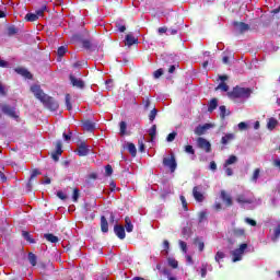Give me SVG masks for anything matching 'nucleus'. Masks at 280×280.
<instances>
[{
  "label": "nucleus",
  "mask_w": 280,
  "mask_h": 280,
  "mask_svg": "<svg viewBox=\"0 0 280 280\" xmlns=\"http://www.w3.org/2000/svg\"><path fill=\"white\" fill-rule=\"evenodd\" d=\"M31 91L35 95V97L39 100V102H42V104H44L46 108H48V110L56 112L58 108H60V105L56 102V100H54V97L43 92L40 85L31 86Z\"/></svg>",
  "instance_id": "nucleus-1"
},
{
  "label": "nucleus",
  "mask_w": 280,
  "mask_h": 280,
  "mask_svg": "<svg viewBox=\"0 0 280 280\" xmlns=\"http://www.w3.org/2000/svg\"><path fill=\"white\" fill-rule=\"evenodd\" d=\"M253 94V89L250 88H241L236 85L232 91L228 92V97L230 100H248Z\"/></svg>",
  "instance_id": "nucleus-2"
},
{
  "label": "nucleus",
  "mask_w": 280,
  "mask_h": 280,
  "mask_svg": "<svg viewBox=\"0 0 280 280\" xmlns=\"http://www.w3.org/2000/svg\"><path fill=\"white\" fill-rule=\"evenodd\" d=\"M163 165L164 167H168L172 174H174V172H176V167H178V164L176 163V156L172 154L170 158H164Z\"/></svg>",
  "instance_id": "nucleus-3"
},
{
  "label": "nucleus",
  "mask_w": 280,
  "mask_h": 280,
  "mask_svg": "<svg viewBox=\"0 0 280 280\" xmlns=\"http://www.w3.org/2000/svg\"><path fill=\"white\" fill-rule=\"evenodd\" d=\"M197 148L209 154V152H211V142H209V140L206 138L199 137L197 138Z\"/></svg>",
  "instance_id": "nucleus-4"
},
{
  "label": "nucleus",
  "mask_w": 280,
  "mask_h": 280,
  "mask_svg": "<svg viewBox=\"0 0 280 280\" xmlns=\"http://www.w3.org/2000/svg\"><path fill=\"white\" fill-rule=\"evenodd\" d=\"M0 108L4 115L11 117L12 119H19V115H16V109L8 104L0 105Z\"/></svg>",
  "instance_id": "nucleus-5"
},
{
  "label": "nucleus",
  "mask_w": 280,
  "mask_h": 280,
  "mask_svg": "<svg viewBox=\"0 0 280 280\" xmlns=\"http://www.w3.org/2000/svg\"><path fill=\"white\" fill-rule=\"evenodd\" d=\"M83 49L88 51H97L100 49V43L91 39H83L82 40Z\"/></svg>",
  "instance_id": "nucleus-6"
},
{
  "label": "nucleus",
  "mask_w": 280,
  "mask_h": 280,
  "mask_svg": "<svg viewBox=\"0 0 280 280\" xmlns=\"http://www.w3.org/2000/svg\"><path fill=\"white\" fill-rule=\"evenodd\" d=\"M56 150L51 153V159L55 162L60 161V156H62V141H57L55 143Z\"/></svg>",
  "instance_id": "nucleus-7"
},
{
  "label": "nucleus",
  "mask_w": 280,
  "mask_h": 280,
  "mask_svg": "<svg viewBox=\"0 0 280 280\" xmlns=\"http://www.w3.org/2000/svg\"><path fill=\"white\" fill-rule=\"evenodd\" d=\"M69 80H70L71 85L74 89H84V86H86L84 81L82 79L75 78V75H73V73H70Z\"/></svg>",
  "instance_id": "nucleus-8"
},
{
  "label": "nucleus",
  "mask_w": 280,
  "mask_h": 280,
  "mask_svg": "<svg viewBox=\"0 0 280 280\" xmlns=\"http://www.w3.org/2000/svg\"><path fill=\"white\" fill-rule=\"evenodd\" d=\"M91 149L86 145V142H81L78 144L77 154L78 156H89Z\"/></svg>",
  "instance_id": "nucleus-9"
},
{
  "label": "nucleus",
  "mask_w": 280,
  "mask_h": 280,
  "mask_svg": "<svg viewBox=\"0 0 280 280\" xmlns=\"http://www.w3.org/2000/svg\"><path fill=\"white\" fill-rule=\"evenodd\" d=\"M201 191L202 186H195L192 188V196L197 202H205V195Z\"/></svg>",
  "instance_id": "nucleus-10"
},
{
  "label": "nucleus",
  "mask_w": 280,
  "mask_h": 280,
  "mask_svg": "<svg viewBox=\"0 0 280 280\" xmlns=\"http://www.w3.org/2000/svg\"><path fill=\"white\" fill-rule=\"evenodd\" d=\"M210 128H213V125L209 122L205 125H199L195 128V135H197V137H202V135H205L207 130H210Z\"/></svg>",
  "instance_id": "nucleus-11"
},
{
  "label": "nucleus",
  "mask_w": 280,
  "mask_h": 280,
  "mask_svg": "<svg viewBox=\"0 0 280 280\" xmlns=\"http://www.w3.org/2000/svg\"><path fill=\"white\" fill-rule=\"evenodd\" d=\"M220 198L225 207H233V197H231L226 190H221Z\"/></svg>",
  "instance_id": "nucleus-12"
},
{
  "label": "nucleus",
  "mask_w": 280,
  "mask_h": 280,
  "mask_svg": "<svg viewBox=\"0 0 280 280\" xmlns=\"http://www.w3.org/2000/svg\"><path fill=\"white\" fill-rule=\"evenodd\" d=\"M114 233L118 240H126V228L124 225H114Z\"/></svg>",
  "instance_id": "nucleus-13"
},
{
  "label": "nucleus",
  "mask_w": 280,
  "mask_h": 280,
  "mask_svg": "<svg viewBox=\"0 0 280 280\" xmlns=\"http://www.w3.org/2000/svg\"><path fill=\"white\" fill-rule=\"evenodd\" d=\"M233 26L240 34H244L245 32H248V30H250V25L244 22H233Z\"/></svg>",
  "instance_id": "nucleus-14"
},
{
  "label": "nucleus",
  "mask_w": 280,
  "mask_h": 280,
  "mask_svg": "<svg viewBox=\"0 0 280 280\" xmlns=\"http://www.w3.org/2000/svg\"><path fill=\"white\" fill-rule=\"evenodd\" d=\"M236 202L238 205H253L255 202V199L246 197V195L241 194L236 196Z\"/></svg>",
  "instance_id": "nucleus-15"
},
{
  "label": "nucleus",
  "mask_w": 280,
  "mask_h": 280,
  "mask_svg": "<svg viewBox=\"0 0 280 280\" xmlns=\"http://www.w3.org/2000/svg\"><path fill=\"white\" fill-rule=\"evenodd\" d=\"M231 141H235V133H225L221 138V145H223L222 150H224V148H226V145H229V143H231Z\"/></svg>",
  "instance_id": "nucleus-16"
},
{
  "label": "nucleus",
  "mask_w": 280,
  "mask_h": 280,
  "mask_svg": "<svg viewBox=\"0 0 280 280\" xmlns=\"http://www.w3.org/2000/svg\"><path fill=\"white\" fill-rule=\"evenodd\" d=\"M125 40L128 47H132V45H137V43H139V38L135 37L132 34H127Z\"/></svg>",
  "instance_id": "nucleus-17"
},
{
  "label": "nucleus",
  "mask_w": 280,
  "mask_h": 280,
  "mask_svg": "<svg viewBox=\"0 0 280 280\" xmlns=\"http://www.w3.org/2000/svg\"><path fill=\"white\" fill-rule=\"evenodd\" d=\"M16 73H20V75H23V78H26L27 80H32L34 78L31 74V72L27 69H24V68H18Z\"/></svg>",
  "instance_id": "nucleus-18"
},
{
  "label": "nucleus",
  "mask_w": 280,
  "mask_h": 280,
  "mask_svg": "<svg viewBox=\"0 0 280 280\" xmlns=\"http://www.w3.org/2000/svg\"><path fill=\"white\" fill-rule=\"evenodd\" d=\"M125 229L127 233H132V231H135V225H132V221L130 220V217L125 218Z\"/></svg>",
  "instance_id": "nucleus-19"
},
{
  "label": "nucleus",
  "mask_w": 280,
  "mask_h": 280,
  "mask_svg": "<svg viewBox=\"0 0 280 280\" xmlns=\"http://www.w3.org/2000/svg\"><path fill=\"white\" fill-rule=\"evenodd\" d=\"M101 231L102 233H108V220H106V217H101Z\"/></svg>",
  "instance_id": "nucleus-20"
},
{
  "label": "nucleus",
  "mask_w": 280,
  "mask_h": 280,
  "mask_svg": "<svg viewBox=\"0 0 280 280\" xmlns=\"http://www.w3.org/2000/svg\"><path fill=\"white\" fill-rule=\"evenodd\" d=\"M83 128L84 130H86L88 132H93V130H95V122L91 121V120H85L83 122Z\"/></svg>",
  "instance_id": "nucleus-21"
},
{
  "label": "nucleus",
  "mask_w": 280,
  "mask_h": 280,
  "mask_svg": "<svg viewBox=\"0 0 280 280\" xmlns=\"http://www.w3.org/2000/svg\"><path fill=\"white\" fill-rule=\"evenodd\" d=\"M234 237H246V230L235 228L232 230Z\"/></svg>",
  "instance_id": "nucleus-22"
},
{
  "label": "nucleus",
  "mask_w": 280,
  "mask_h": 280,
  "mask_svg": "<svg viewBox=\"0 0 280 280\" xmlns=\"http://www.w3.org/2000/svg\"><path fill=\"white\" fill-rule=\"evenodd\" d=\"M45 240L47 242H50V244H58V236L54 235L52 233L44 234Z\"/></svg>",
  "instance_id": "nucleus-23"
},
{
  "label": "nucleus",
  "mask_w": 280,
  "mask_h": 280,
  "mask_svg": "<svg viewBox=\"0 0 280 280\" xmlns=\"http://www.w3.org/2000/svg\"><path fill=\"white\" fill-rule=\"evenodd\" d=\"M191 228H189V226H185V228H183V230H182V237L184 238V240H189L190 237H191Z\"/></svg>",
  "instance_id": "nucleus-24"
},
{
  "label": "nucleus",
  "mask_w": 280,
  "mask_h": 280,
  "mask_svg": "<svg viewBox=\"0 0 280 280\" xmlns=\"http://www.w3.org/2000/svg\"><path fill=\"white\" fill-rule=\"evenodd\" d=\"M218 108V98H212L208 104V113H213Z\"/></svg>",
  "instance_id": "nucleus-25"
},
{
  "label": "nucleus",
  "mask_w": 280,
  "mask_h": 280,
  "mask_svg": "<svg viewBox=\"0 0 280 280\" xmlns=\"http://www.w3.org/2000/svg\"><path fill=\"white\" fill-rule=\"evenodd\" d=\"M22 236L25 241L28 242V244H36V241H34V237H32V234L27 231H22Z\"/></svg>",
  "instance_id": "nucleus-26"
},
{
  "label": "nucleus",
  "mask_w": 280,
  "mask_h": 280,
  "mask_svg": "<svg viewBox=\"0 0 280 280\" xmlns=\"http://www.w3.org/2000/svg\"><path fill=\"white\" fill-rule=\"evenodd\" d=\"M127 150L131 156H137V147L132 142L127 143Z\"/></svg>",
  "instance_id": "nucleus-27"
},
{
  "label": "nucleus",
  "mask_w": 280,
  "mask_h": 280,
  "mask_svg": "<svg viewBox=\"0 0 280 280\" xmlns=\"http://www.w3.org/2000/svg\"><path fill=\"white\" fill-rule=\"evenodd\" d=\"M279 124V121L275 118H269L268 122H267V128L268 130H275L277 128V125Z\"/></svg>",
  "instance_id": "nucleus-28"
},
{
  "label": "nucleus",
  "mask_w": 280,
  "mask_h": 280,
  "mask_svg": "<svg viewBox=\"0 0 280 280\" xmlns=\"http://www.w3.org/2000/svg\"><path fill=\"white\" fill-rule=\"evenodd\" d=\"M38 15L36 13H27L25 15V21H28L30 23H34V21H38Z\"/></svg>",
  "instance_id": "nucleus-29"
},
{
  "label": "nucleus",
  "mask_w": 280,
  "mask_h": 280,
  "mask_svg": "<svg viewBox=\"0 0 280 280\" xmlns=\"http://www.w3.org/2000/svg\"><path fill=\"white\" fill-rule=\"evenodd\" d=\"M45 12H47V4H43L39 9H37L35 14L40 19V16H45Z\"/></svg>",
  "instance_id": "nucleus-30"
},
{
  "label": "nucleus",
  "mask_w": 280,
  "mask_h": 280,
  "mask_svg": "<svg viewBox=\"0 0 280 280\" xmlns=\"http://www.w3.org/2000/svg\"><path fill=\"white\" fill-rule=\"evenodd\" d=\"M232 261L235 264L237 261H242V254L237 253L235 249L232 250Z\"/></svg>",
  "instance_id": "nucleus-31"
},
{
  "label": "nucleus",
  "mask_w": 280,
  "mask_h": 280,
  "mask_svg": "<svg viewBox=\"0 0 280 280\" xmlns=\"http://www.w3.org/2000/svg\"><path fill=\"white\" fill-rule=\"evenodd\" d=\"M194 244H195V246H198L200 253H202V250H205V242L200 241L199 237H196L194 240Z\"/></svg>",
  "instance_id": "nucleus-32"
},
{
  "label": "nucleus",
  "mask_w": 280,
  "mask_h": 280,
  "mask_svg": "<svg viewBox=\"0 0 280 280\" xmlns=\"http://www.w3.org/2000/svg\"><path fill=\"white\" fill-rule=\"evenodd\" d=\"M97 180V173H91L88 175L86 179H85V183L88 185H91V183Z\"/></svg>",
  "instance_id": "nucleus-33"
},
{
  "label": "nucleus",
  "mask_w": 280,
  "mask_h": 280,
  "mask_svg": "<svg viewBox=\"0 0 280 280\" xmlns=\"http://www.w3.org/2000/svg\"><path fill=\"white\" fill-rule=\"evenodd\" d=\"M28 261H30L31 266H36V264L38 261V257H36V255L34 253H28Z\"/></svg>",
  "instance_id": "nucleus-34"
},
{
  "label": "nucleus",
  "mask_w": 280,
  "mask_h": 280,
  "mask_svg": "<svg viewBox=\"0 0 280 280\" xmlns=\"http://www.w3.org/2000/svg\"><path fill=\"white\" fill-rule=\"evenodd\" d=\"M119 128H120V136L125 137V135H127L126 130L128 128V124H126V121H120Z\"/></svg>",
  "instance_id": "nucleus-35"
},
{
  "label": "nucleus",
  "mask_w": 280,
  "mask_h": 280,
  "mask_svg": "<svg viewBox=\"0 0 280 280\" xmlns=\"http://www.w3.org/2000/svg\"><path fill=\"white\" fill-rule=\"evenodd\" d=\"M8 36H14L15 34H19V28L14 25H11L7 30Z\"/></svg>",
  "instance_id": "nucleus-36"
},
{
  "label": "nucleus",
  "mask_w": 280,
  "mask_h": 280,
  "mask_svg": "<svg viewBox=\"0 0 280 280\" xmlns=\"http://www.w3.org/2000/svg\"><path fill=\"white\" fill-rule=\"evenodd\" d=\"M236 161H237V156L230 155V158L224 163V167H229V165H233Z\"/></svg>",
  "instance_id": "nucleus-37"
},
{
  "label": "nucleus",
  "mask_w": 280,
  "mask_h": 280,
  "mask_svg": "<svg viewBox=\"0 0 280 280\" xmlns=\"http://www.w3.org/2000/svg\"><path fill=\"white\" fill-rule=\"evenodd\" d=\"M219 109H220V117H221V119H224L226 117V115H231V112L226 113V106H224V105H221L219 107Z\"/></svg>",
  "instance_id": "nucleus-38"
},
{
  "label": "nucleus",
  "mask_w": 280,
  "mask_h": 280,
  "mask_svg": "<svg viewBox=\"0 0 280 280\" xmlns=\"http://www.w3.org/2000/svg\"><path fill=\"white\" fill-rule=\"evenodd\" d=\"M246 248H248V244L243 243V244L240 245V248H236V249H234V250H235L237 254H240L241 256H243L244 253H245V250H246Z\"/></svg>",
  "instance_id": "nucleus-39"
},
{
  "label": "nucleus",
  "mask_w": 280,
  "mask_h": 280,
  "mask_svg": "<svg viewBox=\"0 0 280 280\" xmlns=\"http://www.w3.org/2000/svg\"><path fill=\"white\" fill-rule=\"evenodd\" d=\"M149 136L151 137V141H154L156 137V125H152V127L149 129Z\"/></svg>",
  "instance_id": "nucleus-40"
},
{
  "label": "nucleus",
  "mask_w": 280,
  "mask_h": 280,
  "mask_svg": "<svg viewBox=\"0 0 280 280\" xmlns=\"http://www.w3.org/2000/svg\"><path fill=\"white\" fill-rule=\"evenodd\" d=\"M223 91L224 93L229 92V85L225 82H221L215 91L218 90Z\"/></svg>",
  "instance_id": "nucleus-41"
},
{
  "label": "nucleus",
  "mask_w": 280,
  "mask_h": 280,
  "mask_svg": "<svg viewBox=\"0 0 280 280\" xmlns=\"http://www.w3.org/2000/svg\"><path fill=\"white\" fill-rule=\"evenodd\" d=\"M66 106L67 110H73V105H71V95H66Z\"/></svg>",
  "instance_id": "nucleus-42"
},
{
  "label": "nucleus",
  "mask_w": 280,
  "mask_h": 280,
  "mask_svg": "<svg viewBox=\"0 0 280 280\" xmlns=\"http://www.w3.org/2000/svg\"><path fill=\"white\" fill-rule=\"evenodd\" d=\"M68 49H67V46H60L58 49H57V55L62 58V56H65V54H67Z\"/></svg>",
  "instance_id": "nucleus-43"
},
{
  "label": "nucleus",
  "mask_w": 280,
  "mask_h": 280,
  "mask_svg": "<svg viewBox=\"0 0 280 280\" xmlns=\"http://www.w3.org/2000/svg\"><path fill=\"white\" fill-rule=\"evenodd\" d=\"M224 257H226V255L223 252H217L214 259H215L217 264H220V260L224 259Z\"/></svg>",
  "instance_id": "nucleus-44"
},
{
  "label": "nucleus",
  "mask_w": 280,
  "mask_h": 280,
  "mask_svg": "<svg viewBox=\"0 0 280 280\" xmlns=\"http://www.w3.org/2000/svg\"><path fill=\"white\" fill-rule=\"evenodd\" d=\"M79 198H80V189L74 188V189H73V194H72V200H73V202H78Z\"/></svg>",
  "instance_id": "nucleus-45"
},
{
  "label": "nucleus",
  "mask_w": 280,
  "mask_h": 280,
  "mask_svg": "<svg viewBox=\"0 0 280 280\" xmlns=\"http://www.w3.org/2000/svg\"><path fill=\"white\" fill-rule=\"evenodd\" d=\"M159 110L156 108H153L150 114H149V120L150 121H154V119H156V115H158Z\"/></svg>",
  "instance_id": "nucleus-46"
},
{
  "label": "nucleus",
  "mask_w": 280,
  "mask_h": 280,
  "mask_svg": "<svg viewBox=\"0 0 280 280\" xmlns=\"http://www.w3.org/2000/svg\"><path fill=\"white\" fill-rule=\"evenodd\" d=\"M259 174H261V170L256 168V170L254 171V173H253V176H252V180H253L254 183H257V179L259 178Z\"/></svg>",
  "instance_id": "nucleus-47"
},
{
  "label": "nucleus",
  "mask_w": 280,
  "mask_h": 280,
  "mask_svg": "<svg viewBox=\"0 0 280 280\" xmlns=\"http://www.w3.org/2000/svg\"><path fill=\"white\" fill-rule=\"evenodd\" d=\"M178 133L176 132V131H173V132H171V133H168V136L166 137V141L168 142V143H172V141H174V139H176V136H177Z\"/></svg>",
  "instance_id": "nucleus-48"
},
{
  "label": "nucleus",
  "mask_w": 280,
  "mask_h": 280,
  "mask_svg": "<svg viewBox=\"0 0 280 280\" xmlns=\"http://www.w3.org/2000/svg\"><path fill=\"white\" fill-rule=\"evenodd\" d=\"M168 266H171V268H178V260L174 259V258H168Z\"/></svg>",
  "instance_id": "nucleus-49"
},
{
  "label": "nucleus",
  "mask_w": 280,
  "mask_h": 280,
  "mask_svg": "<svg viewBox=\"0 0 280 280\" xmlns=\"http://www.w3.org/2000/svg\"><path fill=\"white\" fill-rule=\"evenodd\" d=\"M163 73H164L163 69L160 68V69H158V70H155V71L153 72V78H154L155 80H159V78H161V75H163Z\"/></svg>",
  "instance_id": "nucleus-50"
},
{
  "label": "nucleus",
  "mask_w": 280,
  "mask_h": 280,
  "mask_svg": "<svg viewBox=\"0 0 280 280\" xmlns=\"http://www.w3.org/2000/svg\"><path fill=\"white\" fill-rule=\"evenodd\" d=\"M186 154H196V150H194V147L191 144H187L185 147Z\"/></svg>",
  "instance_id": "nucleus-51"
},
{
  "label": "nucleus",
  "mask_w": 280,
  "mask_h": 280,
  "mask_svg": "<svg viewBox=\"0 0 280 280\" xmlns=\"http://www.w3.org/2000/svg\"><path fill=\"white\" fill-rule=\"evenodd\" d=\"M179 200H180V202H182V205H183V209L185 210V211H189V208H187V199L185 198V196H180L179 197Z\"/></svg>",
  "instance_id": "nucleus-52"
},
{
  "label": "nucleus",
  "mask_w": 280,
  "mask_h": 280,
  "mask_svg": "<svg viewBox=\"0 0 280 280\" xmlns=\"http://www.w3.org/2000/svg\"><path fill=\"white\" fill-rule=\"evenodd\" d=\"M105 176H113V166L110 164L105 166Z\"/></svg>",
  "instance_id": "nucleus-53"
},
{
  "label": "nucleus",
  "mask_w": 280,
  "mask_h": 280,
  "mask_svg": "<svg viewBox=\"0 0 280 280\" xmlns=\"http://www.w3.org/2000/svg\"><path fill=\"white\" fill-rule=\"evenodd\" d=\"M36 176H40V171H38V168L33 170L30 179L34 180Z\"/></svg>",
  "instance_id": "nucleus-54"
},
{
  "label": "nucleus",
  "mask_w": 280,
  "mask_h": 280,
  "mask_svg": "<svg viewBox=\"0 0 280 280\" xmlns=\"http://www.w3.org/2000/svg\"><path fill=\"white\" fill-rule=\"evenodd\" d=\"M138 150L139 152H145V144L143 143V140L138 141Z\"/></svg>",
  "instance_id": "nucleus-55"
},
{
  "label": "nucleus",
  "mask_w": 280,
  "mask_h": 280,
  "mask_svg": "<svg viewBox=\"0 0 280 280\" xmlns=\"http://www.w3.org/2000/svg\"><path fill=\"white\" fill-rule=\"evenodd\" d=\"M246 224H249L250 226H257V221L250 219V218H245Z\"/></svg>",
  "instance_id": "nucleus-56"
},
{
  "label": "nucleus",
  "mask_w": 280,
  "mask_h": 280,
  "mask_svg": "<svg viewBox=\"0 0 280 280\" xmlns=\"http://www.w3.org/2000/svg\"><path fill=\"white\" fill-rule=\"evenodd\" d=\"M57 198L60 200H67V195L62 190L57 191Z\"/></svg>",
  "instance_id": "nucleus-57"
},
{
  "label": "nucleus",
  "mask_w": 280,
  "mask_h": 280,
  "mask_svg": "<svg viewBox=\"0 0 280 280\" xmlns=\"http://www.w3.org/2000/svg\"><path fill=\"white\" fill-rule=\"evenodd\" d=\"M179 247L182 248L183 253H187V243L179 241Z\"/></svg>",
  "instance_id": "nucleus-58"
},
{
  "label": "nucleus",
  "mask_w": 280,
  "mask_h": 280,
  "mask_svg": "<svg viewBox=\"0 0 280 280\" xmlns=\"http://www.w3.org/2000/svg\"><path fill=\"white\" fill-rule=\"evenodd\" d=\"M207 220V212H200L199 213V223L205 222Z\"/></svg>",
  "instance_id": "nucleus-59"
},
{
  "label": "nucleus",
  "mask_w": 280,
  "mask_h": 280,
  "mask_svg": "<svg viewBox=\"0 0 280 280\" xmlns=\"http://www.w3.org/2000/svg\"><path fill=\"white\" fill-rule=\"evenodd\" d=\"M238 130H248V125L244 121L240 122Z\"/></svg>",
  "instance_id": "nucleus-60"
},
{
  "label": "nucleus",
  "mask_w": 280,
  "mask_h": 280,
  "mask_svg": "<svg viewBox=\"0 0 280 280\" xmlns=\"http://www.w3.org/2000/svg\"><path fill=\"white\" fill-rule=\"evenodd\" d=\"M223 65H231V58L226 55L222 57Z\"/></svg>",
  "instance_id": "nucleus-61"
},
{
  "label": "nucleus",
  "mask_w": 280,
  "mask_h": 280,
  "mask_svg": "<svg viewBox=\"0 0 280 280\" xmlns=\"http://www.w3.org/2000/svg\"><path fill=\"white\" fill-rule=\"evenodd\" d=\"M72 135H73V132L69 131L68 133H63L62 137H63L65 141H71Z\"/></svg>",
  "instance_id": "nucleus-62"
},
{
  "label": "nucleus",
  "mask_w": 280,
  "mask_h": 280,
  "mask_svg": "<svg viewBox=\"0 0 280 280\" xmlns=\"http://www.w3.org/2000/svg\"><path fill=\"white\" fill-rule=\"evenodd\" d=\"M32 180H34V179H28V182L26 183V189H27V191H32V187H34V184H32Z\"/></svg>",
  "instance_id": "nucleus-63"
},
{
  "label": "nucleus",
  "mask_w": 280,
  "mask_h": 280,
  "mask_svg": "<svg viewBox=\"0 0 280 280\" xmlns=\"http://www.w3.org/2000/svg\"><path fill=\"white\" fill-rule=\"evenodd\" d=\"M116 27H117L118 32H121V33L126 32V25L116 24Z\"/></svg>",
  "instance_id": "nucleus-64"
}]
</instances>
